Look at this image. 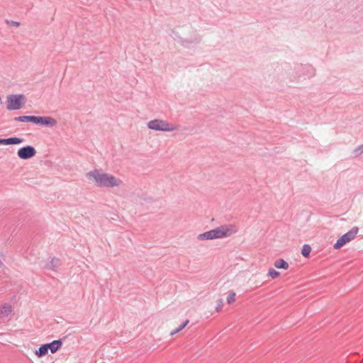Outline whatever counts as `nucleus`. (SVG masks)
Listing matches in <instances>:
<instances>
[{
    "label": "nucleus",
    "mask_w": 363,
    "mask_h": 363,
    "mask_svg": "<svg viewBox=\"0 0 363 363\" xmlns=\"http://www.w3.org/2000/svg\"><path fill=\"white\" fill-rule=\"evenodd\" d=\"M86 176L88 179L94 180L99 187H114L122 184V181L113 175L101 173L98 169L87 172Z\"/></svg>",
    "instance_id": "1"
},
{
    "label": "nucleus",
    "mask_w": 363,
    "mask_h": 363,
    "mask_svg": "<svg viewBox=\"0 0 363 363\" xmlns=\"http://www.w3.org/2000/svg\"><path fill=\"white\" fill-rule=\"evenodd\" d=\"M237 232V228L233 225H223L209 231L199 234L197 240L200 241L220 239L230 236Z\"/></svg>",
    "instance_id": "2"
},
{
    "label": "nucleus",
    "mask_w": 363,
    "mask_h": 363,
    "mask_svg": "<svg viewBox=\"0 0 363 363\" xmlns=\"http://www.w3.org/2000/svg\"><path fill=\"white\" fill-rule=\"evenodd\" d=\"M147 125L149 129L156 131L171 132L178 129L177 125L170 124L167 121L161 119L150 121Z\"/></svg>",
    "instance_id": "3"
},
{
    "label": "nucleus",
    "mask_w": 363,
    "mask_h": 363,
    "mask_svg": "<svg viewBox=\"0 0 363 363\" xmlns=\"http://www.w3.org/2000/svg\"><path fill=\"white\" fill-rule=\"evenodd\" d=\"M25 102L23 94H11L6 99V108L9 111L21 109Z\"/></svg>",
    "instance_id": "4"
},
{
    "label": "nucleus",
    "mask_w": 363,
    "mask_h": 363,
    "mask_svg": "<svg viewBox=\"0 0 363 363\" xmlns=\"http://www.w3.org/2000/svg\"><path fill=\"white\" fill-rule=\"evenodd\" d=\"M296 71V79H300L302 77H312L315 75V69L311 65H296L294 67Z\"/></svg>",
    "instance_id": "5"
},
{
    "label": "nucleus",
    "mask_w": 363,
    "mask_h": 363,
    "mask_svg": "<svg viewBox=\"0 0 363 363\" xmlns=\"http://www.w3.org/2000/svg\"><path fill=\"white\" fill-rule=\"evenodd\" d=\"M359 228L353 227L350 231L342 235L335 243L334 248L337 250L341 248L344 245L353 240L358 233Z\"/></svg>",
    "instance_id": "6"
},
{
    "label": "nucleus",
    "mask_w": 363,
    "mask_h": 363,
    "mask_svg": "<svg viewBox=\"0 0 363 363\" xmlns=\"http://www.w3.org/2000/svg\"><path fill=\"white\" fill-rule=\"evenodd\" d=\"M36 154V150L34 147L31 145H26L20 148L17 152V155L22 160H28L34 157Z\"/></svg>",
    "instance_id": "7"
},
{
    "label": "nucleus",
    "mask_w": 363,
    "mask_h": 363,
    "mask_svg": "<svg viewBox=\"0 0 363 363\" xmlns=\"http://www.w3.org/2000/svg\"><path fill=\"white\" fill-rule=\"evenodd\" d=\"M33 123L52 128L56 125L57 121L50 116H34Z\"/></svg>",
    "instance_id": "8"
},
{
    "label": "nucleus",
    "mask_w": 363,
    "mask_h": 363,
    "mask_svg": "<svg viewBox=\"0 0 363 363\" xmlns=\"http://www.w3.org/2000/svg\"><path fill=\"white\" fill-rule=\"evenodd\" d=\"M24 141L23 138L12 137L9 138H0V145H18Z\"/></svg>",
    "instance_id": "9"
},
{
    "label": "nucleus",
    "mask_w": 363,
    "mask_h": 363,
    "mask_svg": "<svg viewBox=\"0 0 363 363\" xmlns=\"http://www.w3.org/2000/svg\"><path fill=\"white\" fill-rule=\"evenodd\" d=\"M46 345L48 346V349L50 350V352L54 354L62 347V340L61 339L56 340L52 342L47 343Z\"/></svg>",
    "instance_id": "10"
},
{
    "label": "nucleus",
    "mask_w": 363,
    "mask_h": 363,
    "mask_svg": "<svg viewBox=\"0 0 363 363\" xmlns=\"http://www.w3.org/2000/svg\"><path fill=\"white\" fill-rule=\"evenodd\" d=\"M12 312V307L10 305H4L0 309V318L7 317Z\"/></svg>",
    "instance_id": "11"
},
{
    "label": "nucleus",
    "mask_w": 363,
    "mask_h": 363,
    "mask_svg": "<svg viewBox=\"0 0 363 363\" xmlns=\"http://www.w3.org/2000/svg\"><path fill=\"white\" fill-rule=\"evenodd\" d=\"M274 267L276 268L283 269H287L289 268V267L288 262H286L283 259H277L274 262Z\"/></svg>",
    "instance_id": "12"
},
{
    "label": "nucleus",
    "mask_w": 363,
    "mask_h": 363,
    "mask_svg": "<svg viewBox=\"0 0 363 363\" xmlns=\"http://www.w3.org/2000/svg\"><path fill=\"white\" fill-rule=\"evenodd\" d=\"M15 121L30 122L33 123L34 116H21L14 118Z\"/></svg>",
    "instance_id": "13"
},
{
    "label": "nucleus",
    "mask_w": 363,
    "mask_h": 363,
    "mask_svg": "<svg viewBox=\"0 0 363 363\" xmlns=\"http://www.w3.org/2000/svg\"><path fill=\"white\" fill-rule=\"evenodd\" d=\"M60 264V260L57 258H52L50 263L48 264V267L53 271H56Z\"/></svg>",
    "instance_id": "14"
},
{
    "label": "nucleus",
    "mask_w": 363,
    "mask_h": 363,
    "mask_svg": "<svg viewBox=\"0 0 363 363\" xmlns=\"http://www.w3.org/2000/svg\"><path fill=\"white\" fill-rule=\"evenodd\" d=\"M48 346H47L46 344H44V345H42L38 350H37L35 352V354L39 357H43L45 355H46L48 352Z\"/></svg>",
    "instance_id": "15"
},
{
    "label": "nucleus",
    "mask_w": 363,
    "mask_h": 363,
    "mask_svg": "<svg viewBox=\"0 0 363 363\" xmlns=\"http://www.w3.org/2000/svg\"><path fill=\"white\" fill-rule=\"evenodd\" d=\"M311 252V247L309 245H303L301 250V254L303 257H308Z\"/></svg>",
    "instance_id": "16"
},
{
    "label": "nucleus",
    "mask_w": 363,
    "mask_h": 363,
    "mask_svg": "<svg viewBox=\"0 0 363 363\" xmlns=\"http://www.w3.org/2000/svg\"><path fill=\"white\" fill-rule=\"evenodd\" d=\"M353 157L356 158L363 155V144L358 146L353 150Z\"/></svg>",
    "instance_id": "17"
},
{
    "label": "nucleus",
    "mask_w": 363,
    "mask_h": 363,
    "mask_svg": "<svg viewBox=\"0 0 363 363\" xmlns=\"http://www.w3.org/2000/svg\"><path fill=\"white\" fill-rule=\"evenodd\" d=\"M267 275L269 277H272V279H276L280 275V273L279 272L276 271L274 269L270 268L269 269Z\"/></svg>",
    "instance_id": "18"
},
{
    "label": "nucleus",
    "mask_w": 363,
    "mask_h": 363,
    "mask_svg": "<svg viewBox=\"0 0 363 363\" xmlns=\"http://www.w3.org/2000/svg\"><path fill=\"white\" fill-rule=\"evenodd\" d=\"M235 293L233 291H230L227 297V302L228 304H230L235 301Z\"/></svg>",
    "instance_id": "19"
},
{
    "label": "nucleus",
    "mask_w": 363,
    "mask_h": 363,
    "mask_svg": "<svg viewBox=\"0 0 363 363\" xmlns=\"http://www.w3.org/2000/svg\"><path fill=\"white\" fill-rule=\"evenodd\" d=\"M6 23H7V24L12 26H15V27H18L20 26V23L17 22V21H6Z\"/></svg>",
    "instance_id": "20"
},
{
    "label": "nucleus",
    "mask_w": 363,
    "mask_h": 363,
    "mask_svg": "<svg viewBox=\"0 0 363 363\" xmlns=\"http://www.w3.org/2000/svg\"><path fill=\"white\" fill-rule=\"evenodd\" d=\"M189 323V320H186L184 323H182L178 328L179 330H182L186 325Z\"/></svg>",
    "instance_id": "21"
},
{
    "label": "nucleus",
    "mask_w": 363,
    "mask_h": 363,
    "mask_svg": "<svg viewBox=\"0 0 363 363\" xmlns=\"http://www.w3.org/2000/svg\"><path fill=\"white\" fill-rule=\"evenodd\" d=\"M181 330H179V328H177L176 329L173 330L171 333H170V335H174L175 334H177V333L180 332Z\"/></svg>",
    "instance_id": "22"
}]
</instances>
